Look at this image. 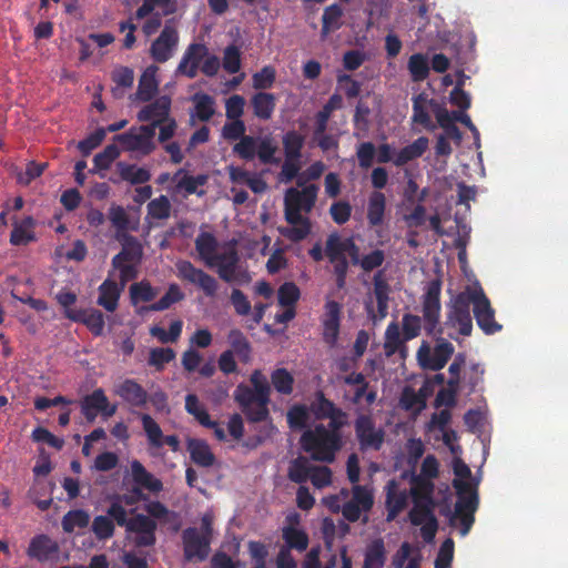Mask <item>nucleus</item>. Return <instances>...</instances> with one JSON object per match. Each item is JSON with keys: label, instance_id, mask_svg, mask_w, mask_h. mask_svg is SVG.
<instances>
[{"label": "nucleus", "instance_id": "16", "mask_svg": "<svg viewBox=\"0 0 568 568\" xmlns=\"http://www.w3.org/2000/svg\"><path fill=\"white\" fill-rule=\"evenodd\" d=\"M312 412L317 419H328V424L348 425L347 413L341 407H337L331 399L326 398L321 390L315 394Z\"/></svg>", "mask_w": 568, "mask_h": 568}, {"label": "nucleus", "instance_id": "43", "mask_svg": "<svg viewBox=\"0 0 568 568\" xmlns=\"http://www.w3.org/2000/svg\"><path fill=\"white\" fill-rule=\"evenodd\" d=\"M343 98L334 93L329 97L327 102L323 105V108L315 114V126L317 128V133H322L323 130H327L328 121L332 116V113L335 110L342 108Z\"/></svg>", "mask_w": 568, "mask_h": 568}, {"label": "nucleus", "instance_id": "61", "mask_svg": "<svg viewBox=\"0 0 568 568\" xmlns=\"http://www.w3.org/2000/svg\"><path fill=\"white\" fill-rule=\"evenodd\" d=\"M325 256L328 262H335L339 257L346 256L345 239L342 240L337 233L329 234L325 242Z\"/></svg>", "mask_w": 568, "mask_h": 568}, {"label": "nucleus", "instance_id": "12", "mask_svg": "<svg viewBox=\"0 0 568 568\" xmlns=\"http://www.w3.org/2000/svg\"><path fill=\"white\" fill-rule=\"evenodd\" d=\"M176 268L180 278L199 286L207 297L216 295L219 283L212 275L195 267L190 261L178 263Z\"/></svg>", "mask_w": 568, "mask_h": 568}, {"label": "nucleus", "instance_id": "1", "mask_svg": "<svg viewBox=\"0 0 568 568\" xmlns=\"http://www.w3.org/2000/svg\"><path fill=\"white\" fill-rule=\"evenodd\" d=\"M440 310V283L433 281L423 296L422 312L424 329L428 336L436 339V345L432 348L427 342H423L418 347L416 358L423 369L440 371L455 352L454 345L443 337L444 327L439 323Z\"/></svg>", "mask_w": 568, "mask_h": 568}, {"label": "nucleus", "instance_id": "3", "mask_svg": "<svg viewBox=\"0 0 568 568\" xmlns=\"http://www.w3.org/2000/svg\"><path fill=\"white\" fill-rule=\"evenodd\" d=\"M317 186L307 185L302 190L291 187L286 191L284 199L285 220L292 227L281 230L283 236L292 242L303 241L308 236L312 224L308 217L303 216L301 212L310 213L315 205L317 197Z\"/></svg>", "mask_w": 568, "mask_h": 568}, {"label": "nucleus", "instance_id": "29", "mask_svg": "<svg viewBox=\"0 0 568 568\" xmlns=\"http://www.w3.org/2000/svg\"><path fill=\"white\" fill-rule=\"evenodd\" d=\"M131 474L133 481L151 493H160L163 489L162 481L154 477L139 460L131 462Z\"/></svg>", "mask_w": 568, "mask_h": 568}, {"label": "nucleus", "instance_id": "30", "mask_svg": "<svg viewBox=\"0 0 568 568\" xmlns=\"http://www.w3.org/2000/svg\"><path fill=\"white\" fill-rule=\"evenodd\" d=\"M373 285L374 296L377 302L378 317L383 320L387 316L388 313V302L390 293V286L384 276V271L379 270L376 272V274L373 277Z\"/></svg>", "mask_w": 568, "mask_h": 568}, {"label": "nucleus", "instance_id": "18", "mask_svg": "<svg viewBox=\"0 0 568 568\" xmlns=\"http://www.w3.org/2000/svg\"><path fill=\"white\" fill-rule=\"evenodd\" d=\"M207 55V47L203 43H191L185 49L182 59L176 68V74L194 79L203 59Z\"/></svg>", "mask_w": 568, "mask_h": 568}, {"label": "nucleus", "instance_id": "40", "mask_svg": "<svg viewBox=\"0 0 568 568\" xmlns=\"http://www.w3.org/2000/svg\"><path fill=\"white\" fill-rule=\"evenodd\" d=\"M310 459L311 458L300 455L290 462L287 477L291 481L303 485L308 480L313 467Z\"/></svg>", "mask_w": 568, "mask_h": 568}, {"label": "nucleus", "instance_id": "21", "mask_svg": "<svg viewBox=\"0 0 568 568\" xmlns=\"http://www.w3.org/2000/svg\"><path fill=\"white\" fill-rule=\"evenodd\" d=\"M59 545L45 534L34 536L28 546L27 555L40 562H44L57 556Z\"/></svg>", "mask_w": 568, "mask_h": 568}, {"label": "nucleus", "instance_id": "6", "mask_svg": "<svg viewBox=\"0 0 568 568\" xmlns=\"http://www.w3.org/2000/svg\"><path fill=\"white\" fill-rule=\"evenodd\" d=\"M476 288L467 287L457 294L447 306L445 326L458 327V333L469 336L473 331L470 305L475 307Z\"/></svg>", "mask_w": 568, "mask_h": 568}, {"label": "nucleus", "instance_id": "8", "mask_svg": "<svg viewBox=\"0 0 568 568\" xmlns=\"http://www.w3.org/2000/svg\"><path fill=\"white\" fill-rule=\"evenodd\" d=\"M154 136L155 131L142 124L140 126H132L126 132L115 135L114 140L119 142L125 151L149 155L156 149Z\"/></svg>", "mask_w": 568, "mask_h": 568}, {"label": "nucleus", "instance_id": "54", "mask_svg": "<svg viewBox=\"0 0 568 568\" xmlns=\"http://www.w3.org/2000/svg\"><path fill=\"white\" fill-rule=\"evenodd\" d=\"M120 176L131 184H143L150 181L151 173L144 168H136L133 164L119 163Z\"/></svg>", "mask_w": 568, "mask_h": 568}, {"label": "nucleus", "instance_id": "17", "mask_svg": "<svg viewBox=\"0 0 568 568\" xmlns=\"http://www.w3.org/2000/svg\"><path fill=\"white\" fill-rule=\"evenodd\" d=\"M141 422L150 447L159 449L163 445H168L173 452L180 449L179 437L176 435L164 436L159 424L150 415L142 414Z\"/></svg>", "mask_w": 568, "mask_h": 568}, {"label": "nucleus", "instance_id": "34", "mask_svg": "<svg viewBox=\"0 0 568 568\" xmlns=\"http://www.w3.org/2000/svg\"><path fill=\"white\" fill-rule=\"evenodd\" d=\"M109 220L116 231L115 237L122 234H129V231H138L139 222L131 223L130 217L123 206L113 204L109 209Z\"/></svg>", "mask_w": 568, "mask_h": 568}, {"label": "nucleus", "instance_id": "51", "mask_svg": "<svg viewBox=\"0 0 568 568\" xmlns=\"http://www.w3.org/2000/svg\"><path fill=\"white\" fill-rule=\"evenodd\" d=\"M156 7L163 8V14L169 16L175 12L174 0H143L135 11V18L142 20L150 16Z\"/></svg>", "mask_w": 568, "mask_h": 568}, {"label": "nucleus", "instance_id": "24", "mask_svg": "<svg viewBox=\"0 0 568 568\" xmlns=\"http://www.w3.org/2000/svg\"><path fill=\"white\" fill-rule=\"evenodd\" d=\"M98 291V305L102 306L108 312H114L119 306V300L123 287L115 281L106 278L101 283Z\"/></svg>", "mask_w": 568, "mask_h": 568}, {"label": "nucleus", "instance_id": "14", "mask_svg": "<svg viewBox=\"0 0 568 568\" xmlns=\"http://www.w3.org/2000/svg\"><path fill=\"white\" fill-rule=\"evenodd\" d=\"M479 328L487 335L501 329V325L495 320V311L481 287L476 288L475 307L473 308Z\"/></svg>", "mask_w": 568, "mask_h": 568}, {"label": "nucleus", "instance_id": "32", "mask_svg": "<svg viewBox=\"0 0 568 568\" xmlns=\"http://www.w3.org/2000/svg\"><path fill=\"white\" fill-rule=\"evenodd\" d=\"M187 450L192 462L201 467H211L215 463L214 454L209 444L203 439H189Z\"/></svg>", "mask_w": 568, "mask_h": 568}, {"label": "nucleus", "instance_id": "19", "mask_svg": "<svg viewBox=\"0 0 568 568\" xmlns=\"http://www.w3.org/2000/svg\"><path fill=\"white\" fill-rule=\"evenodd\" d=\"M64 315L72 322L84 324L94 336H101L104 331V315L101 311L91 310H67Z\"/></svg>", "mask_w": 568, "mask_h": 568}, {"label": "nucleus", "instance_id": "26", "mask_svg": "<svg viewBox=\"0 0 568 568\" xmlns=\"http://www.w3.org/2000/svg\"><path fill=\"white\" fill-rule=\"evenodd\" d=\"M408 504L407 490H397L396 483L390 480L386 495L387 521H393Z\"/></svg>", "mask_w": 568, "mask_h": 568}, {"label": "nucleus", "instance_id": "52", "mask_svg": "<svg viewBox=\"0 0 568 568\" xmlns=\"http://www.w3.org/2000/svg\"><path fill=\"white\" fill-rule=\"evenodd\" d=\"M171 209L169 197L166 195H160L148 203V214L145 219L166 220L171 215Z\"/></svg>", "mask_w": 568, "mask_h": 568}, {"label": "nucleus", "instance_id": "31", "mask_svg": "<svg viewBox=\"0 0 568 568\" xmlns=\"http://www.w3.org/2000/svg\"><path fill=\"white\" fill-rule=\"evenodd\" d=\"M428 138L419 136L414 142L404 146L396 153L393 160L394 165L404 166L408 162L420 158L428 149Z\"/></svg>", "mask_w": 568, "mask_h": 568}, {"label": "nucleus", "instance_id": "63", "mask_svg": "<svg viewBox=\"0 0 568 568\" xmlns=\"http://www.w3.org/2000/svg\"><path fill=\"white\" fill-rule=\"evenodd\" d=\"M403 336L407 342L416 338L422 331V318L418 315L405 313L402 318Z\"/></svg>", "mask_w": 568, "mask_h": 568}, {"label": "nucleus", "instance_id": "59", "mask_svg": "<svg viewBox=\"0 0 568 568\" xmlns=\"http://www.w3.org/2000/svg\"><path fill=\"white\" fill-rule=\"evenodd\" d=\"M175 358V352L170 347H155L150 351L148 364L158 372L163 371L164 366Z\"/></svg>", "mask_w": 568, "mask_h": 568}, {"label": "nucleus", "instance_id": "35", "mask_svg": "<svg viewBox=\"0 0 568 568\" xmlns=\"http://www.w3.org/2000/svg\"><path fill=\"white\" fill-rule=\"evenodd\" d=\"M437 105L434 100L427 99L425 93H419L413 98V116L412 120L415 123L422 124L427 130H434L435 125L430 120V115L427 110V105Z\"/></svg>", "mask_w": 568, "mask_h": 568}, {"label": "nucleus", "instance_id": "41", "mask_svg": "<svg viewBox=\"0 0 568 568\" xmlns=\"http://www.w3.org/2000/svg\"><path fill=\"white\" fill-rule=\"evenodd\" d=\"M407 341L404 339L403 333H400V327L397 322H390L385 331L384 338V352L387 357L395 355L402 348L405 349V343Z\"/></svg>", "mask_w": 568, "mask_h": 568}, {"label": "nucleus", "instance_id": "22", "mask_svg": "<svg viewBox=\"0 0 568 568\" xmlns=\"http://www.w3.org/2000/svg\"><path fill=\"white\" fill-rule=\"evenodd\" d=\"M276 97L273 93L258 91L250 99V105L253 114L261 121H268L272 119L276 109Z\"/></svg>", "mask_w": 568, "mask_h": 568}, {"label": "nucleus", "instance_id": "46", "mask_svg": "<svg viewBox=\"0 0 568 568\" xmlns=\"http://www.w3.org/2000/svg\"><path fill=\"white\" fill-rule=\"evenodd\" d=\"M282 536L287 546L286 549H296L298 551H304L308 547V536L302 529H297L293 526H286L283 528Z\"/></svg>", "mask_w": 568, "mask_h": 568}, {"label": "nucleus", "instance_id": "60", "mask_svg": "<svg viewBox=\"0 0 568 568\" xmlns=\"http://www.w3.org/2000/svg\"><path fill=\"white\" fill-rule=\"evenodd\" d=\"M287 424L288 427L293 430H301L304 429L307 425L308 420V412L306 406L296 404L292 406L287 414Z\"/></svg>", "mask_w": 568, "mask_h": 568}, {"label": "nucleus", "instance_id": "7", "mask_svg": "<svg viewBox=\"0 0 568 568\" xmlns=\"http://www.w3.org/2000/svg\"><path fill=\"white\" fill-rule=\"evenodd\" d=\"M415 487L410 489L414 499V506L408 513V519L412 525L420 526L429 520L434 515V501L432 498L433 484L423 479L420 476H414L412 479Z\"/></svg>", "mask_w": 568, "mask_h": 568}, {"label": "nucleus", "instance_id": "53", "mask_svg": "<svg viewBox=\"0 0 568 568\" xmlns=\"http://www.w3.org/2000/svg\"><path fill=\"white\" fill-rule=\"evenodd\" d=\"M408 71L415 82L424 81L429 74V64L426 55L414 53L408 60Z\"/></svg>", "mask_w": 568, "mask_h": 568}, {"label": "nucleus", "instance_id": "39", "mask_svg": "<svg viewBox=\"0 0 568 568\" xmlns=\"http://www.w3.org/2000/svg\"><path fill=\"white\" fill-rule=\"evenodd\" d=\"M159 294V290L153 287L148 280H142L130 285V303L138 306L140 303L152 302Z\"/></svg>", "mask_w": 568, "mask_h": 568}, {"label": "nucleus", "instance_id": "2", "mask_svg": "<svg viewBox=\"0 0 568 568\" xmlns=\"http://www.w3.org/2000/svg\"><path fill=\"white\" fill-rule=\"evenodd\" d=\"M250 383L251 386L245 383L236 386L233 394L234 400L248 423L266 422L270 419L271 384L261 369H254L251 373Z\"/></svg>", "mask_w": 568, "mask_h": 568}, {"label": "nucleus", "instance_id": "64", "mask_svg": "<svg viewBox=\"0 0 568 568\" xmlns=\"http://www.w3.org/2000/svg\"><path fill=\"white\" fill-rule=\"evenodd\" d=\"M223 68L227 73H237L241 69V51L234 45L230 44L224 49Z\"/></svg>", "mask_w": 568, "mask_h": 568}, {"label": "nucleus", "instance_id": "45", "mask_svg": "<svg viewBox=\"0 0 568 568\" xmlns=\"http://www.w3.org/2000/svg\"><path fill=\"white\" fill-rule=\"evenodd\" d=\"M304 146V136L295 130H291L283 135V148L285 159L300 160Z\"/></svg>", "mask_w": 568, "mask_h": 568}, {"label": "nucleus", "instance_id": "58", "mask_svg": "<svg viewBox=\"0 0 568 568\" xmlns=\"http://www.w3.org/2000/svg\"><path fill=\"white\" fill-rule=\"evenodd\" d=\"M301 297V291L294 282H285L277 290V301L281 306H294Z\"/></svg>", "mask_w": 568, "mask_h": 568}, {"label": "nucleus", "instance_id": "56", "mask_svg": "<svg viewBox=\"0 0 568 568\" xmlns=\"http://www.w3.org/2000/svg\"><path fill=\"white\" fill-rule=\"evenodd\" d=\"M276 80V70L272 65H265L252 77V87L258 91L271 89Z\"/></svg>", "mask_w": 568, "mask_h": 568}, {"label": "nucleus", "instance_id": "23", "mask_svg": "<svg viewBox=\"0 0 568 568\" xmlns=\"http://www.w3.org/2000/svg\"><path fill=\"white\" fill-rule=\"evenodd\" d=\"M115 394L125 403L134 407H143L148 403V392L134 379L123 381L116 388Z\"/></svg>", "mask_w": 568, "mask_h": 568}, {"label": "nucleus", "instance_id": "20", "mask_svg": "<svg viewBox=\"0 0 568 568\" xmlns=\"http://www.w3.org/2000/svg\"><path fill=\"white\" fill-rule=\"evenodd\" d=\"M121 245V251L112 257V266H119L120 262L140 264L143 257V246L140 241L131 234H122L116 239Z\"/></svg>", "mask_w": 568, "mask_h": 568}, {"label": "nucleus", "instance_id": "44", "mask_svg": "<svg viewBox=\"0 0 568 568\" xmlns=\"http://www.w3.org/2000/svg\"><path fill=\"white\" fill-rule=\"evenodd\" d=\"M185 410L203 427L215 426V422L211 419L206 408L200 403L195 394H187L185 396Z\"/></svg>", "mask_w": 568, "mask_h": 568}, {"label": "nucleus", "instance_id": "9", "mask_svg": "<svg viewBox=\"0 0 568 568\" xmlns=\"http://www.w3.org/2000/svg\"><path fill=\"white\" fill-rule=\"evenodd\" d=\"M81 414L88 423H93L99 415L104 419L112 417L118 405L111 404L103 388H95L80 400Z\"/></svg>", "mask_w": 568, "mask_h": 568}, {"label": "nucleus", "instance_id": "48", "mask_svg": "<svg viewBox=\"0 0 568 568\" xmlns=\"http://www.w3.org/2000/svg\"><path fill=\"white\" fill-rule=\"evenodd\" d=\"M229 342L233 351V354L237 355L240 361L248 363L251 359V345L244 334L239 329H232L229 334Z\"/></svg>", "mask_w": 568, "mask_h": 568}, {"label": "nucleus", "instance_id": "57", "mask_svg": "<svg viewBox=\"0 0 568 568\" xmlns=\"http://www.w3.org/2000/svg\"><path fill=\"white\" fill-rule=\"evenodd\" d=\"M91 529L98 540H106L113 537L115 527L113 520L108 515H99L94 517Z\"/></svg>", "mask_w": 568, "mask_h": 568}, {"label": "nucleus", "instance_id": "27", "mask_svg": "<svg viewBox=\"0 0 568 568\" xmlns=\"http://www.w3.org/2000/svg\"><path fill=\"white\" fill-rule=\"evenodd\" d=\"M156 65H149L142 73L139 80L136 99L143 102H150L159 91V81L156 80L158 73Z\"/></svg>", "mask_w": 568, "mask_h": 568}, {"label": "nucleus", "instance_id": "42", "mask_svg": "<svg viewBox=\"0 0 568 568\" xmlns=\"http://www.w3.org/2000/svg\"><path fill=\"white\" fill-rule=\"evenodd\" d=\"M386 197L384 193L375 191L369 195L367 220L371 226H379L384 221Z\"/></svg>", "mask_w": 568, "mask_h": 568}, {"label": "nucleus", "instance_id": "47", "mask_svg": "<svg viewBox=\"0 0 568 568\" xmlns=\"http://www.w3.org/2000/svg\"><path fill=\"white\" fill-rule=\"evenodd\" d=\"M195 113L200 121L207 122L215 113V100L212 95L203 92L193 95Z\"/></svg>", "mask_w": 568, "mask_h": 568}, {"label": "nucleus", "instance_id": "50", "mask_svg": "<svg viewBox=\"0 0 568 568\" xmlns=\"http://www.w3.org/2000/svg\"><path fill=\"white\" fill-rule=\"evenodd\" d=\"M271 384L282 395H291L294 389V377L286 368H276L271 373Z\"/></svg>", "mask_w": 568, "mask_h": 568}, {"label": "nucleus", "instance_id": "4", "mask_svg": "<svg viewBox=\"0 0 568 568\" xmlns=\"http://www.w3.org/2000/svg\"><path fill=\"white\" fill-rule=\"evenodd\" d=\"M345 426L318 423L302 434L301 448L310 455L312 460L331 464L344 446L342 429Z\"/></svg>", "mask_w": 568, "mask_h": 568}, {"label": "nucleus", "instance_id": "62", "mask_svg": "<svg viewBox=\"0 0 568 568\" xmlns=\"http://www.w3.org/2000/svg\"><path fill=\"white\" fill-rule=\"evenodd\" d=\"M106 130L104 128H98L94 132L78 143V150L83 156H89L91 152L103 142Z\"/></svg>", "mask_w": 568, "mask_h": 568}, {"label": "nucleus", "instance_id": "38", "mask_svg": "<svg viewBox=\"0 0 568 568\" xmlns=\"http://www.w3.org/2000/svg\"><path fill=\"white\" fill-rule=\"evenodd\" d=\"M185 295L181 291L180 286L175 283L170 284L166 293L156 302L152 303L149 306H143L140 308L139 313L142 314L144 311L151 312H162L170 308L173 304L181 302L184 300Z\"/></svg>", "mask_w": 568, "mask_h": 568}, {"label": "nucleus", "instance_id": "55", "mask_svg": "<svg viewBox=\"0 0 568 568\" xmlns=\"http://www.w3.org/2000/svg\"><path fill=\"white\" fill-rule=\"evenodd\" d=\"M343 16V9L339 4L334 3L324 9L322 16V33L327 34L333 30L341 28L339 20Z\"/></svg>", "mask_w": 568, "mask_h": 568}, {"label": "nucleus", "instance_id": "11", "mask_svg": "<svg viewBox=\"0 0 568 568\" xmlns=\"http://www.w3.org/2000/svg\"><path fill=\"white\" fill-rule=\"evenodd\" d=\"M355 435L362 452L372 449L379 450L384 444L385 433L382 428H376L372 416L361 414L354 423Z\"/></svg>", "mask_w": 568, "mask_h": 568}, {"label": "nucleus", "instance_id": "25", "mask_svg": "<svg viewBox=\"0 0 568 568\" xmlns=\"http://www.w3.org/2000/svg\"><path fill=\"white\" fill-rule=\"evenodd\" d=\"M34 227L36 220L32 216H26L21 221L14 222L10 234V243L20 246L34 242L37 240Z\"/></svg>", "mask_w": 568, "mask_h": 568}, {"label": "nucleus", "instance_id": "33", "mask_svg": "<svg viewBox=\"0 0 568 568\" xmlns=\"http://www.w3.org/2000/svg\"><path fill=\"white\" fill-rule=\"evenodd\" d=\"M174 179H179L176 182L178 191H184L187 195L197 194L199 196H203L205 194V191H199L197 187L207 183L209 176L206 174L193 176L185 173L183 169H180L175 173Z\"/></svg>", "mask_w": 568, "mask_h": 568}, {"label": "nucleus", "instance_id": "15", "mask_svg": "<svg viewBox=\"0 0 568 568\" xmlns=\"http://www.w3.org/2000/svg\"><path fill=\"white\" fill-rule=\"evenodd\" d=\"M171 98L161 95L153 102L144 105L136 114L140 122H149L146 125L156 131L164 121L171 118Z\"/></svg>", "mask_w": 568, "mask_h": 568}, {"label": "nucleus", "instance_id": "37", "mask_svg": "<svg viewBox=\"0 0 568 568\" xmlns=\"http://www.w3.org/2000/svg\"><path fill=\"white\" fill-rule=\"evenodd\" d=\"M239 263V255L235 248L227 252L220 253L216 256V264L219 276L230 283L234 281L236 265Z\"/></svg>", "mask_w": 568, "mask_h": 568}, {"label": "nucleus", "instance_id": "10", "mask_svg": "<svg viewBox=\"0 0 568 568\" xmlns=\"http://www.w3.org/2000/svg\"><path fill=\"white\" fill-rule=\"evenodd\" d=\"M211 528L206 524L205 534H201L196 528L189 527L182 532L184 557L187 561H203L210 554Z\"/></svg>", "mask_w": 568, "mask_h": 568}, {"label": "nucleus", "instance_id": "49", "mask_svg": "<svg viewBox=\"0 0 568 568\" xmlns=\"http://www.w3.org/2000/svg\"><path fill=\"white\" fill-rule=\"evenodd\" d=\"M90 523V515L83 509L69 510L62 517V529L67 534H71L75 528H85Z\"/></svg>", "mask_w": 568, "mask_h": 568}, {"label": "nucleus", "instance_id": "5", "mask_svg": "<svg viewBox=\"0 0 568 568\" xmlns=\"http://www.w3.org/2000/svg\"><path fill=\"white\" fill-rule=\"evenodd\" d=\"M233 152L240 159L247 162L257 158L262 164L278 163V159L275 158L277 145L270 136L261 138L246 134L237 143H235L233 146Z\"/></svg>", "mask_w": 568, "mask_h": 568}, {"label": "nucleus", "instance_id": "28", "mask_svg": "<svg viewBox=\"0 0 568 568\" xmlns=\"http://www.w3.org/2000/svg\"><path fill=\"white\" fill-rule=\"evenodd\" d=\"M195 248L206 265L212 267L216 264L219 242L214 234L201 232L195 239Z\"/></svg>", "mask_w": 568, "mask_h": 568}, {"label": "nucleus", "instance_id": "36", "mask_svg": "<svg viewBox=\"0 0 568 568\" xmlns=\"http://www.w3.org/2000/svg\"><path fill=\"white\" fill-rule=\"evenodd\" d=\"M386 548L382 538L372 540L365 550L363 568H384Z\"/></svg>", "mask_w": 568, "mask_h": 568}, {"label": "nucleus", "instance_id": "13", "mask_svg": "<svg viewBox=\"0 0 568 568\" xmlns=\"http://www.w3.org/2000/svg\"><path fill=\"white\" fill-rule=\"evenodd\" d=\"M178 43L179 33L171 21H166L160 36L151 44L150 55L155 62L164 63L171 59Z\"/></svg>", "mask_w": 568, "mask_h": 568}]
</instances>
